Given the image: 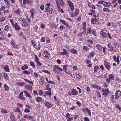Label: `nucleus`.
<instances>
[{
  "label": "nucleus",
  "mask_w": 121,
  "mask_h": 121,
  "mask_svg": "<svg viewBox=\"0 0 121 121\" xmlns=\"http://www.w3.org/2000/svg\"><path fill=\"white\" fill-rule=\"evenodd\" d=\"M96 47L97 50L102 52L103 49V52L105 53L106 52V47L105 46L103 47V46L99 44H97L96 45Z\"/></svg>",
  "instance_id": "f257e3e1"
},
{
  "label": "nucleus",
  "mask_w": 121,
  "mask_h": 121,
  "mask_svg": "<svg viewBox=\"0 0 121 121\" xmlns=\"http://www.w3.org/2000/svg\"><path fill=\"white\" fill-rule=\"evenodd\" d=\"M17 104L18 106H17L16 108L14 110V111L16 112H18L20 115H22V114L20 110V107L21 108H23V105L20 103H17Z\"/></svg>",
  "instance_id": "f03ea898"
},
{
  "label": "nucleus",
  "mask_w": 121,
  "mask_h": 121,
  "mask_svg": "<svg viewBox=\"0 0 121 121\" xmlns=\"http://www.w3.org/2000/svg\"><path fill=\"white\" fill-rule=\"evenodd\" d=\"M54 68H53L52 70L54 72L56 73H59V72L57 71L56 69H58L59 71H62V68H60L59 66L57 65H55L53 66Z\"/></svg>",
  "instance_id": "7ed1b4c3"
},
{
  "label": "nucleus",
  "mask_w": 121,
  "mask_h": 121,
  "mask_svg": "<svg viewBox=\"0 0 121 121\" xmlns=\"http://www.w3.org/2000/svg\"><path fill=\"white\" fill-rule=\"evenodd\" d=\"M44 104V105L48 108H51L54 105L53 104L48 101H45Z\"/></svg>",
  "instance_id": "20e7f679"
},
{
  "label": "nucleus",
  "mask_w": 121,
  "mask_h": 121,
  "mask_svg": "<svg viewBox=\"0 0 121 121\" xmlns=\"http://www.w3.org/2000/svg\"><path fill=\"white\" fill-rule=\"evenodd\" d=\"M67 2L71 9V11L73 12L74 9V7L73 3L69 0H68Z\"/></svg>",
  "instance_id": "39448f33"
},
{
  "label": "nucleus",
  "mask_w": 121,
  "mask_h": 121,
  "mask_svg": "<svg viewBox=\"0 0 121 121\" xmlns=\"http://www.w3.org/2000/svg\"><path fill=\"white\" fill-rule=\"evenodd\" d=\"M104 64L105 66V68L107 70H110L111 65L109 62H107L106 61H104Z\"/></svg>",
  "instance_id": "423d86ee"
},
{
  "label": "nucleus",
  "mask_w": 121,
  "mask_h": 121,
  "mask_svg": "<svg viewBox=\"0 0 121 121\" xmlns=\"http://www.w3.org/2000/svg\"><path fill=\"white\" fill-rule=\"evenodd\" d=\"M120 56L118 55L117 57L115 55L113 56V60L115 62H117V64H119L120 62L119 60Z\"/></svg>",
  "instance_id": "0eeeda50"
},
{
  "label": "nucleus",
  "mask_w": 121,
  "mask_h": 121,
  "mask_svg": "<svg viewBox=\"0 0 121 121\" xmlns=\"http://www.w3.org/2000/svg\"><path fill=\"white\" fill-rule=\"evenodd\" d=\"M22 26L23 27H25L28 26L29 24L27 22L25 18H24L22 20Z\"/></svg>",
  "instance_id": "6e6552de"
},
{
  "label": "nucleus",
  "mask_w": 121,
  "mask_h": 121,
  "mask_svg": "<svg viewBox=\"0 0 121 121\" xmlns=\"http://www.w3.org/2000/svg\"><path fill=\"white\" fill-rule=\"evenodd\" d=\"M10 44L13 48L16 49H19L18 46L16 44L15 42L13 40H11Z\"/></svg>",
  "instance_id": "1a4fd4ad"
},
{
  "label": "nucleus",
  "mask_w": 121,
  "mask_h": 121,
  "mask_svg": "<svg viewBox=\"0 0 121 121\" xmlns=\"http://www.w3.org/2000/svg\"><path fill=\"white\" fill-rule=\"evenodd\" d=\"M115 99L117 100L120 97L121 95V91L119 90H118L117 91L115 94Z\"/></svg>",
  "instance_id": "9d476101"
},
{
  "label": "nucleus",
  "mask_w": 121,
  "mask_h": 121,
  "mask_svg": "<svg viewBox=\"0 0 121 121\" xmlns=\"http://www.w3.org/2000/svg\"><path fill=\"white\" fill-rule=\"evenodd\" d=\"M36 10L33 8H31L30 9V12L32 19L35 16V14Z\"/></svg>",
  "instance_id": "9b49d317"
},
{
  "label": "nucleus",
  "mask_w": 121,
  "mask_h": 121,
  "mask_svg": "<svg viewBox=\"0 0 121 121\" xmlns=\"http://www.w3.org/2000/svg\"><path fill=\"white\" fill-rule=\"evenodd\" d=\"M24 88L25 89L30 90L31 93H32L33 88L30 85L28 84L25 85Z\"/></svg>",
  "instance_id": "f8f14e48"
},
{
  "label": "nucleus",
  "mask_w": 121,
  "mask_h": 121,
  "mask_svg": "<svg viewBox=\"0 0 121 121\" xmlns=\"http://www.w3.org/2000/svg\"><path fill=\"white\" fill-rule=\"evenodd\" d=\"M53 10L49 7H47L45 8V11L47 12H48L50 14H52Z\"/></svg>",
  "instance_id": "ddd939ff"
},
{
  "label": "nucleus",
  "mask_w": 121,
  "mask_h": 121,
  "mask_svg": "<svg viewBox=\"0 0 121 121\" xmlns=\"http://www.w3.org/2000/svg\"><path fill=\"white\" fill-rule=\"evenodd\" d=\"M101 91L103 93V95L105 96H106L107 94L109 93V90L105 89L103 88Z\"/></svg>",
  "instance_id": "4468645a"
},
{
  "label": "nucleus",
  "mask_w": 121,
  "mask_h": 121,
  "mask_svg": "<svg viewBox=\"0 0 121 121\" xmlns=\"http://www.w3.org/2000/svg\"><path fill=\"white\" fill-rule=\"evenodd\" d=\"M99 21V20L97 19L96 17L94 18L92 17L91 19V22L92 24H96L95 22H97Z\"/></svg>",
  "instance_id": "2eb2a0df"
},
{
  "label": "nucleus",
  "mask_w": 121,
  "mask_h": 121,
  "mask_svg": "<svg viewBox=\"0 0 121 121\" xmlns=\"http://www.w3.org/2000/svg\"><path fill=\"white\" fill-rule=\"evenodd\" d=\"M103 31V30H102L100 32L101 36L104 38H106L107 37V33L106 32Z\"/></svg>",
  "instance_id": "dca6fc26"
},
{
  "label": "nucleus",
  "mask_w": 121,
  "mask_h": 121,
  "mask_svg": "<svg viewBox=\"0 0 121 121\" xmlns=\"http://www.w3.org/2000/svg\"><path fill=\"white\" fill-rule=\"evenodd\" d=\"M95 53L94 52H93L89 53L87 55V57L88 58H90L93 57L95 55Z\"/></svg>",
  "instance_id": "f3484780"
},
{
  "label": "nucleus",
  "mask_w": 121,
  "mask_h": 121,
  "mask_svg": "<svg viewBox=\"0 0 121 121\" xmlns=\"http://www.w3.org/2000/svg\"><path fill=\"white\" fill-rule=\"evenodd\" d=\"M71 93L72 95L75 96L78 94V92L75 89H73L72 90Z\"/></svg>",
  "instance_id": "a211bd4d"
},
{
  "label": "nucleus",
  "mask_w": 121,
  "mask_h": 121,
  "mask_svg": "<svg viewBox=\"0 0 121 121\" xmlns=\"http://www.w3.org/2000/svg\"><path fill=\"white\" fill-rule=\"evenodd\" d=\"M35 99L37 102L38 103H40L43 101V99L42 98L40 97H37L35 98Z\"/></svg>",
  "instance_id": "6ab92c4d"
},
{
  "label": "nucleus",
  "mask_w": 121,
  "mask_h": 121,
  "mask_svg": "<svg viewBox=\"0 0 121 121\" xmlns=\"http://www.w3.org/2000/svg\"><path fill=\"white\" fill-rule=\"evenodd\" d=\"M70 52L73 54H75L77 53V51L76 50L73 48L71 49L70 50Z\"/></svg>",
  "instance_id": "aec40b11"
},
{
  "label": "nucleus",
  "mask_w": 121,
  "mask_h": 121,
  "mask_svg": "<svg viewBox=\"0 0 121 121\" xmlns=\"http://www.w3.org/2000/svg\"><path fill=\"white\" fill-rule=\"evenodd\" d=\"M45 93H43V96L45 97H46V95H49V96H51L52 95V92L51 91H49L48 93V92H46V91L45 92Z\"/></svg>",
  "instance_id": "412c9836"
},
{
  "label": "nucleus",
  "mask_w": 121,
  "mask_h": 121,
  "mask_svg": "<svg viewBox=\"0 0 121 121\" xmlns=\"http://www.w3.org/2000/svg\"><path fill=\"white\" fill-rule=\"evenodd\" d=\"M114 95H112L110 97V99L111 102L112 103H114L116 102V101L115 100L114 98Z\"/></svg>",
  "instance_id": "4be33fe9"
},
{
  "label": "nucleus",
  "mask_w": 121,
  "mask_h": 121,
  "mask_svg": "<svg viewBox=\"0 0 121 121\" xmlns=\"http://www.w3.org/2000/svg\"><path fill=\"white\" fill-rule=\"evenodd\" d=\"M3 69H4L6 72H10V70L9 69V66L7 65H6L4 67Z\"/></svg>",
  "instance_id": "5701e85b"
},
{
  "label": "nucleus",
  "mask_w": 121,
  "mask_h": 121,
  "mask_svg": "<svg viewBox=\"0 0 121 121\" xmlns=\"http://www.w3.org/2000/svg\"><path fill=\"white\" fill-rule=\"evenodd\" d=\"M108 77L111 80H113L114 79V76L113 74L110 73L108 75Z\"/></svg>",
  "instance_id": "b1692460"
},
{
  "label": "nucleus",
  "mask_w": 121,
  "mask_h": 121,
  "mask_svg": "<svg viewBox=\"0 0 121 121\" xmlns=\"http://www.w3.org/2000/svg\"><path fill=\"white\" fill-rule=\"evenodd\" d=\"M86 23L85 22H84L83 23L82 29L84 31L86 30Z\"/></svg>",
  "instance_id": "393cba45"
},
{
  "label": "nucleus",
  "mask_w": 121,
  "mask_h": 121,
  "mask_svg": "<svg viewBox=\"0 0 121 121\" xmlns=\"http://www.w3.org/2000/svg\"><path fill=\"white\" fill-rule=\"evenodd\" d=\"M14 26H15V28L16 30L18 31L20 30V27L17 23H15L14 24Z\"/></svg>",
  "instance_id": "a878e982"
},
{
  "label": "nucleus",
  "mask_w": 121,
  "mask_h": 121,
  "mask_svg": "<svg viewBox=\"0 0 121 121\" xmlns=\"http://www.w3.org/2000/svg\"><path fill=\"white\" fill-rule=\"evenodd\" d=\"M28 66L26 64H25L22 67H21V69L22 70L26 69H28Z\"/></svg>",
  "instance_id": "bb28decb"
},
{
  "label": "nucleus",
  "mask_w": 121,
  "mask_h": 121,
  "mask_svg": "<svg viewBox=\"0 0 121 121\" xmlns=\"http://www.w3.org/2000/svg\"><path fill=\"white\" fill-rule=\"evenodd\" d=\"M10 118L12 121H16L15 117L13 114L10 115Z\"/></svg>",
  "instance_id": "cd10ccee"
},
{
  "label": "nucleus",
  "mask_w": 121,
  "mask_h": 121,
  "mask_svg": "<svg viewBox=\"0 0 121 121\" xmlns=\"http://www.w3.org/2000/svg\"><path fill=\"white\" fill-rule=\"evenodd\" d=\"M14 12L19 15H20L21 13V12L19 9L15 10Z\"/></svg>",
  "instance_id": "c85d7f7f"
},
{
  "label": "nucleus",
  "mask_w": 121,
  "mask_h": 121,
  "mask_svg": "<svg viewBox=\"0 0 121 121\" xmlns=\"http://www.w3.org/2000/svg\"><path fill=\"white\" fill-rule=\"evenodd\" d=\"M99 68V66H95L94 68V73H96L98 70V69Z\"/></svg>",
  "instance_id": "c756f323"
},
{
  "label": "nucleus",
  "mask_w": 121,
  "mask_h": 121,
  "mask_svg": "<svg viewBox=\"0 0 121 121\" xmlns=\"http://www.w3.org/2000/svg\"><path fill=\"white\" fill-rule=\"evenodd\" d=\"M29 1L30 0H23V3L24 5H26L27 3L28 4H29L30 3Z\"/></svg>",
  "instance_id": "7c9ffc66"
},
{
  "label": "nucleus",
  "mask_w": 121,
  "mask_h": 121,
  "mask_svg": "<svg viewBox=\"0 0 121 121\" xmlns=\"http://www.w3.org/2000/svg\"><path fill=\"white\" fill-rule=\"evenodd\" d=\"M63 52H62V55H65L68 54V53L65 49H63Z\"/></svg>",
  "instance_id": "2f4dec72"
},
{
  "label": "nucleus",
  "mask_w": 121,
  "mask_h": 121,
  "mask_svg": "<svg viewBox=\"0 0 121 121\" xmlns=\"http://www.w3.org/2000/svg\"><path fill=\"white\" fill-rule=\"evenodd\" d=\"M35 61L36 62L37 64L38 67L41 66L42 65V64L39 61H38L37 60H35Z\"/></svg>",
  "instance_id": "473e14b6"
},
{
  "label": "nucleus",
  "mask_w": 121,
  "mask_h": 121,
  "mask_svg": "<svg viewBox=\"0 0 121 121\" xmlns=\"http://www.w3.org/2000/svg\"><path fill=\"white\" fill-rule=\"evenodd\" d=\"M83 48L84 50L86 51H87L89 50V48L88 47L86 46H84L83 47Z\"/></svg>",
  "instance_id": "72a5a7b5"
},
{
  "label": "nucleus",
  "mask_w": 121,
  "mask_h": 121,
  "mask_svg": "<svg viewBox=\"0 0 121 121\" xmlns=\"http://www.w3.org/2000/svg\"><path fill=\"white\" fill-rule=\"evenodd\" d=\"M1 111V112L4 114H6L8 113L6 110L4 108H2Z\"/></svg>",
  "instance_id": "f704fd0d"
},
{
  "label": "nucleus",
  "mask_w": 121,
  "mask_h": 121,
  "mask_svg": "<svg viewBox=\"0 0 121 121\" xmlns=\"http://www.w3.org/2000/svg\"><path fill=\"white\" fill-rule=\"evenodd\" d=\"M74 13L75 14V16L77 15L79 13V10L77 9H76L75 11L74 12Z\"/></svg>",
  "instance_id": "c9c22d12"
},
{
  "label": "nucleus",
  "mask_w": 121,
  "mask_h": 121,
  "mask_svg": "<svg viewBox=\"0 0 121 121\" xmlns=\"http://www.w3.org/2000/svg\"><path fill=\"white\" fill-rule=\"evenodd\" d=\"M63 67L64 71H67V70L68 68L66 65H63Z\"/></svg>",
  "instance_id": "e433bc0d"
},
{
  "label": "nucleus",
  "mask_w": 121,
  "mask_h": 121,
  "mask_svg": "<svg viewBox=\"0 0 121 121\" xmlns=\"http://www.w3.org/2000/svg\"><path fill=\"white\" fill-rule=\"evenodd\" d=\"M103 10L104 12H109L110 11V10L108 8H103Z\"/></svg>",
  "instance_id": "4c0bfd02"
},
{
  "label": "nucleus",
  "mask_w": 121,
  "mask_h": 121,
  "mask_svg": "<svg viewBox=\"0 0 121 121\" xmlns=\"http://www.w3.org/2000/svg\"><path fill=\"white\" fill-rule=\"evenodd\" d=\"M61 5L62 7L64 5V1L63 0H59Z\"/></svg>",
  "instance_id": "58836bf2"
},
{
  "label": "nucleus",
  "mask_w": 121,
  "mask_h": 121,
  "mask_svg": "<svg viewBox=\"0 0 121 121\" xmlns=\"http://www.w3.org/2000/svg\"><path fill=\"white\" fill-rule=\"evenodd\" d=\"M4 1L5 2L6 5L8 7L10 5V4L9 1L8 0H4Z\"/></svg>",
  "instance_id": "ea45409f"
},
{
  "label": "nucleus",
  "mask_w": 121,
  "mask_h": 121,
  "mask_svg": "<svg viewBox=\"0 0 121 121\" xmlns=\"http://www.w3.org/2000/svg\"><path fill=\"white\" fill-rule=\"evenodd\" d=\"M24 80L26 82H28L30 84H33V82L32 81H30L29 80H28L27 79H24Z\"/></svg>",
  "instance_id": "a19ab883"
},
{
  "label": "nucleus",
  "mask_w": 121,
  "mask_h": 121,
  "mask_svg": "<svg viewBox=\"0 0 121 121\" xmlns=\"http://www.w3.org/2000/svg\"><path fill=\"white\" fill-rule=\"evenodd\" d=\"M4 89L5 91H8L9 89L8 86L6 84H4Z\"/></svg>",
  "instance_id": "79ce46f5"
},
{
  "label": "nucleus",
  "mask_w": 121,
  "mask_h": 121,
  "mask_svg": "<svg viewBox=\"0 0 121 121\" xmlns=\"http://www.w3.org/2000/svg\"><path fill=\"white\" fill-rule=\"evenodd\" d=\"M22 72L28 75L30 74V73L27 70L23 71Z\"/></svg>",
  "instance_id": "37998d69"
},
{
  "label": "nucleus",
  "mask_w": 121,
  "mask_h": 121,
  "mask_svg": "<svg viewBox=\"0 0 121 121\" xmlns=\"http://www.w3.org/2000/svg\"><path fill=\"white\" fill-rule=\"evenodd\" d=\"M87 33L88 34H90L92 32V30L91 28H87Z\"/></svg>",
  "instance_id": "c03bdc74"
},
{
  "label": "nucleus",
  "mask_w": 121,
  "mask_h": 121,
  "mask_svg": "<svg viewBox=\"0 0 121 121\" xmlns=\"http://www.w3.org/2000/svg\"><path fill=\"white\" fill-rule=\"evenodd\" d=\"M60 22L62 24H63L64 25H65L66 24V22L65 21L63 20H62V19H60Z\"/></svg>",
  "instance_id": "a18cd8bd"
},
{
  "label": "nucleus",
  "mask_w": 121,
  "mask_h": 121,
  "mask_svg": "<svg viewBox=\"0 0 121 121\" xmlns=\"http://www.w3.org/2000/svg\"><path fill=\"white\" fill-rule=\"evenodd\" d=\"M40 25V27L42 29H44L45 27V26L44 25V24L42 23H41Z\"/></svg>",
  "instance_id": "49530a36"
},
{
  "label": "nucleus",
  "mask_w": 121,
  "mask_h": 121,
  "mask_svg": "<svg viewBox=\"0 0 121 121\" xmlns=\"http://www.w3.org/2000/svg\"><path fill=\"white\" fill-rule=\"evenodd\" d=\"M4 79H8L9 78V77L6 73H5L4 74Z\"/></svg>",
  "instance_id": "de8ad7c7"
},
{
  "label": "nucleus",
  "mask_w": 121,
  "mask_h": 121,
  "mask_svg": "<svg viewBox=\"0 0 121 121\" xmlns=\"http://www.w3.org/2000/svg\"><path fill=\"white\" fill-rule=\"evenodd\" d=\"M4 30L6 31H8L9 30V26L8 25H6L5 26Z\"/></svg>",
  "instance_id": "09e8293b"
},
{
  "label": "nucleus",
  "mask_w": 121,
  "mask_h": 121,
  "mask_svg": "<svg viewBox=\"0 0 121 121\" xmlns=\"http://www.w3.org/2000/svg\"><path fill=\"white\" fill-rule=\"evenodd\" d=\"M30 63V66L33 67L34 68H35V66L34 63L32 61H31Z\"/></svg>",
  "instance_id": "8fccbe9b"
},
{
  "label": "nucleus",
  "mask_w": 121,
  "mask_h": 121,
  "mask_svg": "<svg viewBox=\"0 0 121 121\" xmlns=\"http://www.w3.org/2000/svg\"><path fill=\"white\" fill-rule=\"evenodd\" d=\"M96 93L97 95V96L98 97H101V95L100 94V93L99 91H96Z\"/></svg>",
  "instance_id": "3c124183"
},
{
  "label": "nucleus",
  "mask_w": 121,
  "mask_h": 121,
  "mask_svg": "<svg viewBox=\"0 0 121 121\" xmlns=\"http://www.w3.org/2000/svg\"><path fill=\"white\" fill-rule=\"evenodd\" d=\"M111 79L108 77L107 78L106 80V81L107 83H110V82Z\"/></svg>",
  "instance_id": "603ef678"
},
{
  "label": "nucleus",
  "mask_w": 121,
  "mask_h": 121,
  "mask_svg": "<svg viewBox=\"0 0 121 121\" xmlns=\"http://www.w3.org/2000/svg\"><path fill=\"white\" fill-rule=\"evenodd\" d=\"M87 41L91 44H93V41L91 40L88 39Z\"/></svg>",
  "instance_id": "864d4df0"
},
{
  "label": "nucleus",
  "mask_w": 121,
  "mask_h": 121,
  "mask_svg": "<svg viewBox=\"0 0 121 121\" xmlns=\"http://www.w3.org/2000/svg\"><path fill=\"white\" fill-rule=\"evenodd\" d=\"M42 71L43 72H45V73H46L47 74H51V73H50V72L47 70H43Z\"/></svg>",
  "instance_id": "5fc2aeb1"
},
{
  "label": "nucleus",
  "mask_w": 121,
  "mask_h": 121,
  "mask_svg": "<svg viewBox=\"0 0 121 121\" xmlns=\"http://www.w3.org/2000/svg\"><path fill=\"white\" fill-rule=\"evenodd\" d=\"M97 85H96L92 84L91 85V87L93 88L96 89Z\"/></svg>",
  "instance_id": "6e6d98bb"
},
{
  "label": "nucleus",
  "mask_w": 121,
  "mask_h": 121,
  "mask_svg": "<svg viewBox=\"0 0 121 121\" xmlns=\"http://www.w3.org/2000/svg\"><path fill=\"white\" fill-rule=\"evenodd\" d=\"M24 84V83L22 82H19L18 85L21 86H23Z\"/></svg>",
  "instance_id": "4d7b16f0"
},
{
  "label": "nucleus",
  "mask_w": 121,
  "mask_h": 121,
  "mask_svg": "<svg viewBox=\"0 0 121 121\" xmlns=\"http://www.w3.org/2000/svg\"><path fill=\"white\" fill-rule=\"evenodd\" d=\"M110 48V49H109L108 50V51H110V52H112L113 50V49L114 48V47L112 46L111 48Z\"/></svg>",
  "instance_id": "13d9d810"
},
{
  "label": "nucleus",
  "mask_w": 121,
  "mask_h": 121,
  "mask_svg": "<svg viewBox=\"0 0 121 121\" xmlns=\"http://www.w3.org/2000/svg\"><path fill=\"white\" fill-rule=\"evenodd\" d=\"M40 9L41 10L43 11L44 9V7L43 5H42L40 6Z\"/></svg>",
  "instance_id": "bf43d9fd"
},
{
  "label": "nucleus",
  "mask_w": 121,
  "mask_h": 121,
  "mask_svg": "<svg viewBox=\"0 0 121 121\" xmlns=\"http://www.w3.org/2000/svg\"><path fill=\"white\" fill-rule=\"evenodd\" d=\"M88 110V108L87 107H86L85 108L82 109L83 111L84 112H85L87 111Z\"/></svg>",
  "instance_id": "052dcab7"
},
{
  "label": "nucleus",
  "mask_w": 121,
  "mask_h": 121,
  "mask_svg": "<svg viewBox=\"0 0 121 121\" xmlns=\"http://www.w3.org/2000/svg\"><path fill=\"white\" fill-rule=\"evenodd\" d=\"M84 121H90L88 118L86 117H85L84 118ZM81 121H83L82 120H81Z\"/></svg>",
  "instance_id": "680f3d73"
},
{
  "label": "nucleus",
  "mask_w": 121,
  "mask_h": 121,
  "mask_svg": "<svg viewBox=\"0 0 121 121\" xmlns=\"http://www.w3.org/2000/svg\"><path fill=\"white\" fill-rule=\"evenodd\" d=\"M31 43L34 47H35V46H36V45L35 44V42L33 40H32L31 41Z\"/></svg>",
  "instance_id": "e2e57ef3"
},
{
  "label": "nucleus",
  "mask_w": 121,
  "mask_h": 121,
  "mask_svg": "<svg viewBox=\"0 0 121 121\" xmlns=\"http://www.w3.org/2000/svg\"><path fill=\"white\" fill-rule=\"evenodd\" d=\"M43 91L42 90H39L38 92L39 95H42L43 94Z\"/></svg>",
  "instance_id": "0e129e2a"
},
{
  "label": "nucleus",
  "mask_w": 121,
  "mask_h": 121,
  "mask_svg": "<svg viewBox=\"0 0 121 121\" xmlns=\"http://www.w3.org/2000/svg\"><path fill=\"white\" fill-rule=\"evenodd\" d=\"M50 85L48 84L45 87L46 89V90H48L49 88H50Z\"/></svg>",
  "instance_id": "69168bd1"
},
{
  "label": "nucleus",
  "mask_w": 121,
  "mask_h": 121,
  "mask_svg": "<svg viewBox=\"0 0 121 121\" xmlns=\"http://www.w3.org/2000/svg\"><path fill=\"white\" fill-rule=\"evenodd\" d=\"M24 111L25 113H29L30 112V110L29 109L26 108L25 109Z\"/></svg>",
  "instance_id": "338daca9"
},
{
  "label": "nucleus",
  "mask_w": 121,
  "mask_h": 121,
  "mask_svg": "<svg viewBox=\"0 0 121 121\" xmlns=\"http://www.w3.org/2000/svg\"><path fill=\"white\" fill-rule=\"evenodd\" d=\"M107 46L108 48H110L112 47V45L111 44V43H108L107 45Z\"/></svg>",
  "instance_id": "774afa93"
}]
</instances>
